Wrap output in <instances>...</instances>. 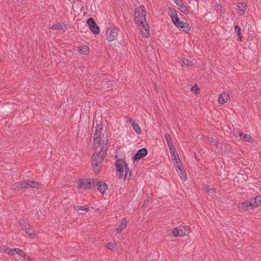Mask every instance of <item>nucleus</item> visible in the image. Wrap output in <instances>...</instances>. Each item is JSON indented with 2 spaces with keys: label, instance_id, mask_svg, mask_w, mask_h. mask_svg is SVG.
<instances>
[{
  "label": "nucleus",
  "instance_id": "1",
  "mask_svg": "<svg viewBox=\"0 0 261 261\" xmlns=\"http://www.w3.org/2000/svg\"><path fill=\"white\" fill-rule=\"evenodd\" d=\"M103 129L101 124H97L95 132L93 135V145L95 148L103 149V147L105 143L107 145L106 152L108 148V137H101V132Z\"/></svg>",
  "mask_w": 261,
  "mask_h": 261
},
{
  "label": "nucleus",
  "instance_id": "2",
  "mask_svg": "<svg viewBox=\"0 0 261 261\" xmlns=\"http://www.w3.org/2000/svg\"><path fill=\"white\" fill-rule=\"evenodd\" d=\"M105 144L103 147V149H99L97 153L95 152L93 154L92 158V165L93 166V171L95 174L99 173L103 159L106 155V152L107 145Z\"/></svg>",
  "mask_w": 261,
  "mask_h": 261
},
{
  "label": "nucleus",
  "instance_id": "3",
  "mask_svg": "<svg viewBox=\"0 0 261 261\" xmlns=\"http://www.w3.org/2000/svg\"><path fill=\"white\" fill-rule=\"evenodd\" d=\"M38 182L28 179L16 182L13 186V189L15 191H19L21 189L30 188H38Z\"/></svg>",
  "mask_w": 261,
  "mask_h": 261
},
{
  "label": "nucleus",
  "instance_id": "4",
  "mask_svg": "<svg viewBox=\"0 0 261 261\" xmlns=\"http://www.w3.org/2000/svg\"><path fill=\"white\" fill-rule=\"evenodd\" d=\"M146 14L145 7L143 6H141L136 8L134 13L136 23L140 26L147 23L146 22Z\"/></svg>",
  "mask_w": 261,
  "mask_h": 261
},
{
  "label": "nucleus",
  "instance_id": "5",
  "mask_svg": "<svg viewBox=\"0 0 261 261\" xmlns=\"http://www.w3.org/2000/svg\"><path fill=\"white\" fill-rule=\"evenodd\" d=\"M117 171L118 172L119 178L122 176L126 178L127 174L129 172V169L126 163L122 160H117L116 162Z\"/></svg>",
  "mask_w": 261,
  "mask_h": 261
},
{
  "label": "nucleus",
  "instance_id": "6",
  "mask_svg": "<svg viewBox=\"0 0 261 261\" xmlns=\"http://www.w3.org/2000/svg\"><path fill=\"white\" fill-rule=\"evenodd\" d=\"M119 29L116 27H108L106 30V38L108 41H112L117 39Z\"/></svg>",
  "mask_w": 261,
  "mask_h": 261
},
{
  "label": "nucleus",
  "instance_id": "7",
  "mask_svg": "<svg viewBox=\"0 0 261 261\" xmlns=\"http://www.w3.org/2000/svg\"><path fill=\"white\" fill-rule=\"evenodd\" d=\"M95 179H81L79 180V187L83 189H91L95 187Z\"/></svg>",
  "mask_w": 261,
  "mask_h": 261
},
{
  "label": "nucleus",
  "instance_id": "8",
  "mask_svg": "<svg viewBox=\"0 0 261 261\" xmlns=\"http://www.w3.org/2000/svg\"><path fill=\"white\" fill-rule=\"evenodd\" d=\"M172 20L174 24L179 30L184 32H188L190 31V25L187 23H185L182 21L180 20L178 16H176L174 18H172Z\"/></svg>",
  "mask_w": 261,
  "mask_h": 261
},
{
  "label": "nucleus",
  "instance_id": "9",
  "mask_svg": "<svg viewBox=\"0 0 261 261\" xmlns=\"http://www.w3.org/2000/svg\"><path fill=\"white\" fill-rule=\"evenodd\" d=\"M87 24L90 29V30L94 34H98L99 33V29L96 24L94 20L92 18H90L87 20Z\"/></svg>",
  "mask_w": 261,
  "mask_h": 261
},
{
  "label": "nucleus",
  "instance_id": "10",
  "mask_svg": "<svg viewBox=\"0 0 261 261\" xmlns=\"http://www.w3.org/2000/svg\"><path fill=\"white\" fill-rule=\"evenodd\" d=\"M169 150L171 154V158L173 161L174 165H179V164L181 163V162L174 146L170 147L169 148Z\"/></svg>",
  "mask_w": 261,
  "mask_h": 261
},
{
  "label": "nucleus",
  "instance_id": "11",
  "mask_svg": "<svg viewBox=\"0 0 261 261\" xmlns=\"http://www.w3.org/2000/svg\"><path fill=\"white\" fill-rule=\"evenodd\" d=\"M95 187L97 186L98 190L101 193L104 194L106 191L108 190V186L103 181L100 180L98 181L97 180L95 179Z\"/></svg>",
  "mask_w": 261,
  "mask_h": 261
},
{
  "label": "nucleus",
  "instance_id": "12",
  "mask_svg": "<svg viewBox=\"0 0 261 261\" xmlns=\"http://www.w3.org/2000/svg\"><path fill=\"white\" fill-rule=\"evenodd\" d=\"M261 205V196L257 195L255 197L249 200V205L252 209L258 207Z\"/></svg>",
  "mask_w": 261,
  "mask_h": 261
},
{
  "label": "nucleus",
  "instance_id": "13",
  "mask_svg": "<svg viewBox=\"0 0 261 261\" xmlns=\"http://www.w3.org/2000/svg\"><path fill=\"white\" fill-rule=\"evenodd\" d=\"M236 136L237 137L239 136L240 139L243 141H245L248 142H252L253 141L252 137L250 135L244 134L241 132H237L236 133Z\"/></svg>",
  "mask_w": 261,
  "mask_h": 261
},
{
  "label": "nucleus",
  "instance_id": "14",
  "mask_svg": "<svg viewBox=\"0 0 261 261\" xmlns=\"http://www.w3.org/2000/svg\"><path fill=\"white\" fill-rule=\"evenodd\" d=\"M148 153V150L146 148H143L138 151L135 154L134 159L135 161H138L142 158L145 156Z\"/></svg>",
  "mask_w": 261,
  "mask_h": 261
},
{
  "label": "nucleus",
  "instance_id": "15",
  "mask_svg": "<svg viewBox=\"0 0 261 261\" xmlns=\"http://www.w3.org/2000/svg\"><path fill=\"white\" fill-rule=\"evenodd\" d=\"M174 166L176 171L179 175L181 179L184 181L186 180L187 179V175L185 170L182 169L181 163L179 164V165H175Z\"/></svg>",
  "mask_w": 261,
  "mask_h": 261
},
{
  "label": "nucleus",
  "instance_id": "16",
  "mask_svg": "<svg viewBox=\"0 0 261 261\" xmlns=\"http://www.w3.org/2000/svg\"><path fill=\"white\" fill-rule=\"evenodd\" d=\"M247 7V4L245 2H240L238 3L237 7L239 10L238 14L240 16H242L245 14Z\"/></svg>",
  "mask_w": 261,
  "mask_h": 261
},
{
  "label": "nucleus",
  "instance_id": "17",
  "mask_svg": "<svg viewBox=\"0 0 261 261\" xmlns=\"http://www.w3.org/2000/svg\"><path fill=\"white\" fill-rule=\"evenodd\" d=\"M238 207L241 210L248 211L252 210L251 206L249 205V200L239 203Z\"/></svg>",
  "mask_w": 261,
  "mask_h": 261
},
{
  "label": "nucleus",
  "instance_id": "18",
  "mask_svg": "<svg viewBox=\"0 0 261 261\" xmlns=\"http://www.w3.org/2000/svg\"><path fill=\"white\" fill-rule=\"evenodd\" d=\"M229 98L228 94L226 92H223L219 97L218 101L220 104H224L226 102Z\"/></svg>",
  "mask_w": 261,
  "mask_h": 261
},
{
  "label": "nucleus",
  "instance_id": "19",
  "mask_svg": "<svg viewBox=\"0 0 261 261\" xmlns=\"http://www.w3.org/2000/svg\"><path fill=\"white\" fill-rule=\"evenodd\" d=\"M127 224V220L125 218H123L119 224L118 227L117 228L116 231L117 233H119L126 227Z\"/></svg>",
  "mask_w": 261,
  "mask_h": 261
},
{
  "label": "nucleus",
  "instance_id": "20",
  "mask_svg": "<svg viewBox=\"0 0 261 261\" xmlns=\"http://www.w3.org/2000/svg\"><path fill=\"white\" fill-rule=\"evenodd\" d=\"M140 27H142L140 28L141 30H144V31L142 32V36L145 38H148L150 35L149 26L147 23H146L145 25H140Z\"/></svg>",
  "mask_w": 261,
  "mask_h": 261
},
{
  "label": "nucleus",
  "instance_id": "21",
  "mask_svg": "<svg viewBox=\"0 0 261 261\" xmlns=\"http://www.w3.org/2000/svg\"><path fill=\"white\" fill-rule=\"evenodd\" d=\"M14 254H17L19 256L24 257L25 259L29 258V257L22 250L19 248L12 249Z\"/></svg>",
  "mask_w": 261,
  "mask_h": 261
},
{
  "label": "nucleus",
  "instance_id": "22",
  "mask_svg": "<svg viewBox=\"0 0 261 261\" xmlns=\"http://www.w3.org/2000/svg\"><path fill=\"white\" fill-rule=\"evenodd\" d=\"M130 123H131V125L136 133L138 134H141L142 133V130L137 122L130 121Z\"/></svg>",
  "mask_w": 261,
  "mask_h": 261
},
{
  "label": "nucleus",
  "instance_id": "23",
  "mask_svg": "<svg viewBox=\"0 0 261 261\" xmlns=\"http://www.w3.org/2000/svg\"><path fill=\"white\" fill-rule=\"evenodd\" d=\"M0 251L8 255H14L13 253L12 249L7 247L5 246L0 247Z\"/></svg>",
  "mask_w": 261,
  "mask_h": 261
},
{
  "label": "nucleus",
  "instance_id": "24",
  "mask_svg": "<svg viewBox=\"0 0 261 261\" xmlns=\"http://www.w3.org/2000/svg\"><path fill=\"white\" fill-rule=\"evenodd\" d=\"M165 138L168 145L169 148L174 147L173 141L171 136L168 133H166Z\"/></svg>",
  "mask_w": 261,
  "mask_h": 261
},
{
  "label": "nucleus",
  "instance_id": "25",
  "mask_svg": "<svg viewBox=\"0 0 261 261\" xmlns=\"http://www.w3.org/2000/svg\"><path fill=\"white\" fill-rule=\"evenodd\" d=\"M80 53L84 55H87L89 53V47L87 46H82L79 47Z\"/></svg>",
  "mask_w": 261,
  "mask_h": 261
},
{
  "label": "nucleus",
  "instance_id": "26",
  "mask_svg": "<svg viewBox=\"0 0 261 261\" xmlns=\"http://www.w3.org/2000/svg\"><path fill=\"white\" fill-rule=\"evenodd\" d=\"M168 14L171 16V19L177 16L176 10L172 8H169Z\"/></svg>",
  "mask_w": 261,
  "mask_h": 261
},
{
  "label": "nucleus",
  "instance_id": "27",
  "mask_svg": "<svg viewBox=\"0 0 261 261\" xmlns=\"http://www.w3.org/2000/svg\"><path fill=\"white\" fill-rule=\"evenodd\" d=\"M172 234L174 237H182L183 233L182 231H179V229L177 228H174L172 230Z\"/></svg>",
  "mask_w": 261,
  "mask_h": 261
},
{
  "label": "nucleus",
  "instance_id": "28",
  "mask_svg": "<svg viewBox=\"0 0 261 261\" xmlns=\"http://www.w3.org/2000/svg\"><path fill=\"white\" fill-rule=\"evenodd\" d=\"M178 229L179 231H182L183 236L187 235L190 231V228L187 226H183L181 228Z\"/></svg>",
  "mask_w": 261,
  "mask_h": 261
},
{
  "label": "nucleus",
  "instance_id": "29",
  "mask_svg": "<svg viewBox=\"0 0 261 261\" xmlns=\"http://www.w3.org/2000/svg\"><path fill=\"white\" fill-rule=\"evenodd\" d=\"M74 209L77 211H79L80 210L84 211L85 212H87L89 211V207H87L86 205L84 206H74Z\"/></svg>",
  "mask_w": 261,
  "mask_h": 261
},
{
  "label": "nucleus",
  "instance_id": "30",
  "mask_svg": "<svg viewBox=\"0 0 261 261\" xmlns=\"http://www.w3.org/2000/svg\"><path fill=\"white\" fill-rule=\"evenodd\" d=\"M25 231L29 236L31 237L34 236V232L30 226L28 228H25Z\"/></svg>",
  "mask_w": 261,
  "mask_h": 261
},
{
  "label": "nucleus",
  "instance_id": "31",
  "mask_svg": "<svg viewBox=\"0 0 261 261\" xmlns=\"http://www.w3.org/2000/svg\"><path fill=\"white\" fill-rule=\"evenodd\" d=\"M51 29L53 30H63L64 28L62 24L60 23H58L57 24H54L51 27Z\"/></svg>",
  "mask_w": 261,
  "mask_h": 261
},
{
  "label": "nucleus",
  "instance_id": "32",
  "mask_svg": "<svg viewBox=\"0 0 261 261\" xmlns=\"http://www.w3.org/2000/svg\"><path fill=\"white\" fill-rule=\"evenodd\" d=\"M182 63H183V64L186 66V67L191 66L193 65L192 62L188 59H184L182 60Z\"/></svg>",
  "mask_w": 261,
  "mask_h": 261
},
{
  "label": "nucleus",
  "instance_id": "33",
  "mask_svg": "<svg viewBox=\"0 0 261 261\" xmlns=\"http://www.w3.org/2000/svg\"><path fill=\"white\" fill-rule=\"evenodd\" d=\"M116 245L115 244L112 243H108L106 245V247L110 250H115L116 248Z\"/></svg>",
  "mask_w": 261,
  "mask_h": 261
},
{
  "label": "nucleus",
  "instance_id": "34",
  "mask_svg": "<svg viewBox=\"0 0 261 261\" xmlns=\"http://www.w3.org/2000/svg\"><path fill=\"white\" fill-rule=\"evenodd\" d=\"M234 29L237 33V35L240 37H241V28L239 25L234 26Z\"/></svg>",
  "mask_w": 261,
  "mask_h": 261
},
{
  "label": "nucleus",
  "instance_id": "35",
  "mask_svg": "<svg viewBox=\"0 0 261 261\" xmlns=\"http://www.w3.org/2000/svg\"><path fill=\"white\" fill-rule=\"evenodd\" d=\"M179 8L180 10L183 13H185L187 11V8L184 4L180 6L179 7Z\"/></svg>",
  "mask_w": 261,
  "mask_h": 261
},
{
  "label": "nucleus",
  "instance_id": "36",
  "mask_svg": "<svg viewBox=\"0 0 261 261\" xmlns=\"http://www.w3.org/2000/svg\"><path fill=\"white\" fill-rule=\"evenodd\" d=\"M210 194H213L215 193V190L213 188H209L207 187L205 189Z\"/></svg>",
  "mask_w": 261,
  "mask_h": 261
},
{
  "label": "nucleus",
  "instance_id": "37",
  "mask_svg": "<svg viewBox=\"0 0 261 261\" xmlns=\"http://www.w3.org/2000/svg\"><path fill=\"white\" fill-rule=\"evenodd\" d=\"M199 90L197 86L195 85L194 86L191 88V91L195 94H197V91Z\"/></svg>",
  "mask_w": 261,
  "mask_h": 261
},
{
  "label": "nucleus",
  "instance_id": "38",
  "mask_svg": "<svg viewBox=\"0 0 261 261\" xmlns=\"http://www.w3.org/2000/svg\"><path fill=\"white\" fill-rule=\"evenodd\" d=\"M174 2L178 7H179L183 4V2L181 0H174Z\"/></svg>",
  "mask_w": 261,
  "mask_h": 261
},
{
  "label": "nucleus",
  "instance_id": "39",
  "mask_svg": "<svg viewBox=\"0 0 261 261\" xmlns=\"http://www.w3.org/2000/svg\"><path fill=\"white\" fill-rule=\"evenodd\" d=\"M20 226L22 228V229H24V230H25V228H27L25 226V224H24L23 223L20 224Z\"/></svg>",
  "mask_w": 261,
  "mask_h": 261
}]
</instances>
